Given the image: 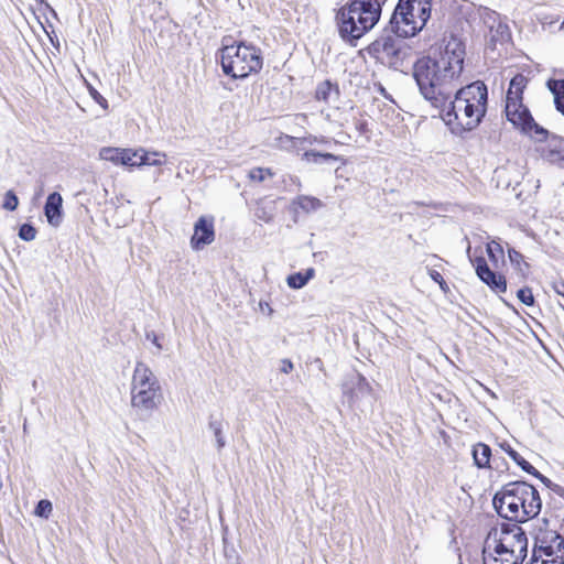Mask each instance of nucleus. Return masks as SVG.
Instances as JSON below:
<instances>
[{
  "label": "nucleus",
  "instance_id": "obj_1",
  "mask_svg": "<svg viewBox=\"0 0 564 564\" xmlns=\"http://www.w3.org/2000/svg\"><path fill=\"white\" fill-rule=\"evenodd\" d=\"M487 86L482 82L471 83L455 93L441 110L442 119L455 134L471 131L479 126L487 111Z\"/></svg>",
  "mask_w": 564,
  "mask_h": 564
},
{
  "label": "nucleus",
  "instance_id": "obj_2",
  "mask_svg": "<svg viewBox=\"0 0 564 564\" xmlns=\"http://www.w3.org/2000/svg\"><path fill=\"white\" fill-rule=\"evenodd\" d=\"M413 77L425 100L433 107H444L458 85L459 77L431 57L419 58L413 65Z\"/></svg>",
  "mask_w": 564,
  "mask_h": 564
},
{
  "label": "nucleus",
  "instance_id": "obj_3",
  "mask_svg": "<svg viewBox=\"0 0 564 564\" xmlns=\"http://www.w3.org/2000/svg\"><path fill=\"white\" fill-rule=\"evenodd\" d=\"M163 400L162 387L158 377L142 361L135 364L131 384V408L141 416H150L159 409Z\"/></svg>",
  "mask_w": 564,
  "mask_h": 564
},
{
  "label": "nucleus",
  "instance_id": "obj_4",
  "mask_svg": "<svg viewBox=\"0 0 564 564\" xmlns=\"http://www.w3.org/2000/svg\"><path fill=\"white\" fill-rule=\"evenodd\" d=\"M380 15L378 11L369 7L365 0H349L341 7L336 21L340 37L352 43L362 37L378 23Z\"/></svg>",
  "mask_w": 564,
  "mask_h": 564
},
{
  "label": "nucleus",
  "instance_id": "obj_5",
  "mask_svg": "<svg viewBox=\"0 0 564 564\" xmlns=\"http://www.w3.org/2000/svg\"><path fill=\"white\" fill-rule=\"evenodd\" d=\"M432 0H399L390 20V29L399 37L416 35L431 17Z\"/></svg>",
  "mask_w": 564,
  "mask_h": 564
},
{
  "label": "nucleus",
  "instance_id": "obj_6",
  "mask_svg": "<svg viewBox=\"0 0 564 564\" xmlns=\"http://www.w3.org/2000/svg\"><path fill=\"white\" fill-rule=\"evenodd\" d=\"M527 85L528 78L523 74H517L510 80L505 107L507 120L525 134L544 137L546 130L534 121L529 109L522 102Z\"/></svg>",
  "mask_w": 564,
  "mask_h": 564
},
{
  "label": "nucleus",
  "instance_id": "obj_7",
  "mask_svg": "<svg viewBox=\"0 0 564 564\" xmlns=\"http://www.w3.org/2000/svg\"><path fill=\"white\" fill-rule=\"evenodd\" d=\"M220 63L226 75L242 79L258 73L262 68L263 58L260 48L240 42L221 48Z\"/></svg>",
  "mask_w": 564,
  "mask_h": 564
},
{
  "label": "nucleus",
  "instance_id": "obj_8",
  "mask_svg": "<svg viewBox=\"0 0 564 564\" xmlns=\"http://www.w3.org/2000/svg\"><path fill=\"white\" fill-rule=\"evenodd\" d=\"M485 549L486 552L500 549L524 558L528 551V538L518 522L502 523L489 531L485 540Z\"/></svg>",
  "mask_w": 564,
  "mask_h": 564
},
{
  "label": "nucleus",
  "instance_id": "obj_9",
  "mask_svg": "<svg viewBox=\"0 0 564 564\" xmlns=\"http://www.w3.org/2000/svg\"><path fill=\"white\" fill-rule=\"evenodd\" d=\"M368 53L380 64L400 70L408 55L405 43L393 35H382L368 46Z\"/></svg>",
  "mask_w": 564,
  "mask_h": 564
},
{
  "label": "nucleus",
  "instance_id": "obj_10",
  "mask_svg": "<svg viewBox=\"0 0 564 564\" xmlns=\"http://www.w3.org/2000/svg\"><path fill=\"white\" fill-rule=\"evenodd\" d=\"M528 482L512 481L503 486L494 497V506L499 516L511 521H519L521 497L528 494Z\"/></svg>",
  "mask_w": 564,
  "mask_h": 564
},
{
  "label": "nucleus",
  "instance_id": "obj_11",
  "mask_svg": "<svg viewBox=\"0 0 564 564\" xmlns=\"http://www.w3.org/2000/svg\"><path fill=\"white\" fill-rule=\"evenodd\" d=\"M464 58L465 45L463 41L455 35H451L440 58L436 61L441 63L443 68H447L459 77L463 72Z\"/></svg>",
  "mask_w": 564,
  "mask_h": 564
},
{
  "label": "nucleus",
  "instance_id": "obj_12",
  "mask_svg": "<svg viewBox=\"0 0 564 564\" xmlns=\"http://www.w3.org/2000/svg\"><path fill=\"white\" fill-rule=\"evenodd\" d=\"M533 138L540 143L536 151L540 156L561 169H564V139L555 134L550 135L546 131L544 137L534 134Z\"/></svg>",
  "mask_w": 564,
  "mask_h": 564
},
{
  "label": "nucleus",
  "instance_id": "obj_13",
  "mask_svg": "<svg viewBox=\"0 0 564 564\" xmlns=\"http://www.w3.org/2000/svg\"><path fill=\"white\" fill-rule=\"evenodd\" d=\"M467 253L469 257V260L475 267L477 276L486 284L488 288L497 293H505L507 291V281L506 278L502 274H499L495 271H492L488 264L485 258L477 257L475 259L470 256V247L467 248Z\"/></svg>",
  "mask_w": 564,
  "mask_h": 564
},
{
  "label": "nucleus",
  "instance_id": "obj_14",
  "mask_svg": "<svg viewBox=\"0 0 564 564\" xmlns=\"http://www.w3.org/2000/svg\"><path fill=\"white\" fill-rule=\"evenodd\" d=\"M534 551L564 562V538L556 532H547L539 539V546Z\"/></svg>",
  "mask_w": 564,
  "mask_h": 564
},
{
  "label": "nucleus",
  "instance_id": "obj_15",
  "mask_svg": "<svg viewBox=\"0 0 564 564\" xmlns=\"http://www.w3.org/2000/svg\"><path fill=\"white\" fill-rule=\"evenodd\" d=\"M528 494L521 497L522 506L519 509V521L525 522L529 519L535 518L541 512L542 501L539 491L530 484H528Z\"/></svg>",
  "mask_w": 564,
  "mask_h": 564
},
{
  "label": "nucleus",
  "instance_id": "obj_16",
  "mask_svg": "<svg viewBox=\"0 0 564 564\" xmlns=\"http://www.w3.org/2000/svg\"><path fill=\"white\" fill-rule=\"evenodd\" d=\"M215 231H214V223L213 219H207L206 217H199L194 226V235L191 239V245L193 249H200L206 245H209L214 241Z\"/></svg>",
  "mask_w": 564,
  "mask_h": 564
},
{
  "label": "nucleus",
  "instance_id": "obj_17",
  "mask_svg": "<svg viewBox=\"0 0 564 564\" xmlns=\"http://www.w3.org/2000/svg\"><path fill=\"white\" fill-rule=\"evenodd\" d=\"M62 204L63 198L57 192L51 193L46 198L44 214L53 227H57L62 223Z\"/></svg>",
  "mask_w": 564,
  "mask_h": 564
},
{
  "label": "nucleus",
  "instance_id": "obj_18",
  "mask_svg": "<svg viewBox=\"0 0 564 564\" xmlns=\"http://www.w3.org/2000/svg\"><path fill=\"white\" fill-rule=\"evenodd\" d=\"M523 560V557L516 555L512 552L500 549L486 552V549L484 547V564H521Z\"/></svg>",
  "mask_w": 564,
  "mask_h": 564
},
{
  "label": "nucleus",
  "instance_id": "obj_19",
  "mask_svg": "<svg viewBox=\"0 0 564 564\" xmlns=\"http://www.w3.org/2000/svg\"><path fill=\"white\" fill-rule=\"evenodd\" d=\"M491 449L487 444L478 443L473 448L474 463L478 468L489 467Z\"/></svg>",
  "mask_w": 564,
  "mask_h": 564
},
{
  "label": "nucleus",
  "instance_id": "obj_20",
  "mask_svg": "<svg viewBox=\"0 0 564 564\" xmlns=\"http://www.w3.org/2000/svg\"><path fill=\"white\" fill-rule=\"evenodd\" d=\"M292 205L297 206L305 213H313L323 207V203L321 199L313 197V196H306V195L297 196L292 202Z\"/></svg>",
  "mask_w": 564,
  "mask_h": 564
},
{
  "label": "nucleus",
  "instance_id": "obj_21",
  "mask_svg": "<svg viewBox=\"0 0 564 564\" xmlns=\"http://www.w3.org/2000/svg\"><path fill=\"white\" fill-rule=\"evenodd\" d=\"M547 87L554 95V101L558 111L564 115V79H550Z\"/></svg>",
  "mask_w": 564,
  "mask_h": 564
},
{
  "label": "nucleus",
  "instance_id": "obj_22",
  "mask_svg": "<svg viewBox=\"0 0 564 564\" xmlns=\"http://www.w3.org/2000/svg\"><path fill=\"white\" fill-rule=\"evenodd\" d=\"M315 270L308 268L305 273L296 272L288 276L286 282L291 289L299 290L306 285V283L314 276Z\"/></svg>",
  "mask_w": 564,
  "mask_h": 564
},
{
  "label": "nucleus",
  "instance_id": "obj_23",
  "mask_svg": "<svg viewBox=\"0 0 564 564\" xmlns=\"http://www.w3.org/2000/svg\"><path fill=\"white\" fill-rule=\"evenodd\" d=\"M208 427L213 432V435L216 441L217 449L220 452L226 446V440L223 434V430H224L223 420L210 416L209 422H208Z\"/></svg>",
  "mask_w": 564,
  "mask_h": 564
},
{
  "label": "nucleus",
  "instance_id": "obj_24",
  "mask_svg": "<svg viewBox=\"0 0 564 564\" xmlns=\"http://www.w3.org/2000/svg\"><path fill=\"white\" fill-rule=\"evenodd\" d=\"M501 448L509 455V457L525 473H533L534 467L525 460L517 451H514L508 443H502Z\"/></svg>",
  "mask_w": 564,
  "mask_h": 564
},
{
  "label": "nucleus",
  "instance_id": "obj_25",
  "mask_svg": "<svg viewBox=\"0 0 564 564\" xmlns=\"http://www.w3.org/2000/svg\"><path fill=\"white\" fill-rule=\"evenodd\" d=\"M123 149L118 148H102L99 152L101 160L112 162L115 164L122 163Z\"/></svg>",
  "mask_w": 564,
  "mask_h": 564
},
{
  "label": "nucleus",
  "instance_id": "obj_26",
  "mask_svg": "<svg viewBox=\"0 0 564 564\" xmlns=\"http://www.w3.org/2000/svg\"><path fill=\"white\" fill-rule=\"evenodd\" d=\"M303 158L307 162H312V163H315V164H321V163H326V162H329V161H337L338 160V156H336V155H334L332 153H319V152H316V151H306L303 154Z\"/></svg>",
  "mask_w": 564,
  "mask_h": 564
},
{
  "label": "nucleus",
  "instance_id": "obj_27",
  "mask_svg": "<svg viewBox=\"0 0 564 564\" xmlns=\"http://www.w3.org/2000/svg\"><path fill=\"white\" fill-rule=\"evenodd\" d=\"M479 15L484 24L488 28L489 32H494L496 23L501 21L500 15L496 11H492L488 8L479 10Z\"/></svg>",
  "mask_w": 564,
  "mask_h": 564
},
{
  "label": "nucleus",
  "instance_id": "obj_28",
  "mask_svg": "<svg viewBox=\"0 0 564 564\" xmlns=\"http://www.w3.org/2000/svg\"><path fill=\"white\" fill-rule=\"evenodd\" d=\"M140 154H142V149H139V150L123 149L121 165L131 166V167L142 166V163H139V158H141Z\"/></svg>",
  "mask_w": 564,
  "mask_h": 564
},
{
  "label": "nucleus",
  "instance_id": "obj_29",
  "mask_svg": "<svg viewBox=\"0 0 564 564\" xmlns=\"http://www.w3.org/2000/svg\"><path fill=\"white\" fill-rule=\"evenodd\" d=\"M489 33H490V41L495 42V43L496 42H506V41H508V39L510 36L508 25L506 23H502L501 21L496 23L494 32H489Z\"/></svg>",
  "mask_w": 564,
  "mask_h": 564
},
{
  "label": "nucleus",
  "instance_id": "obj_30",
  "mask_svg": "<svg viewBox=\"0 0 564 564\" xmlns=\"http://www.w3.org/2000/svg\"><path fill=\"white\" fill-rule=\"evenodd\" d=\"M139 163L142 165H151V166H160L163 164V161L160 156H165V154H161L159 152L149 153L142 149V154H140Z\"/></svg>",
  "mask_w": 564,
  "mask_h": 564
},
{
  "label": "nucleus",
  "instance_id": "obj_31",
  "mask_svg": "<svg viewBox=\"0 0 564 564\" xmlns=\"http://www.w3.org/2000/svg\"><path fill=\"white\" fill-rule=\"evenodd\" d=\"M256 217L264 223H270L273 219L274 212L272 206L259 204L256 208Z\"/></svg>",
  "mask_w": 564,
  "mask_h": 564
},
{
  "label": "nucleus",
  "instance_id": "obj_32",
  "mask_svg": "<svg viewBox=\"0 0 564 564\" xmlns=\"http://www.w3.org/2000/svg\"><path fill=\"white\" fill-rule=\"evenodd\" d=\"M52 510H53V507H52L51 501L43 499L37 502L34 513L37 517L47 519L51 516Z\"/></svg>",
  "mask_w": 564,
  "mask_h": 564
},
{
  "label": "nucleus",
  "instance_id": "obj_33",
  "mask_svg": "<svg viewBox=\"0 0 564 564\" xmlns=\"http://www.w3.org/2000/svg\"><path fill=\"white\" fill-rule=\"evenodd\" d=\"M528 564H564L563 561L555 560L552 556H544L533 551L532 557Z\"/></svg>",
  "mask_w": 564,
  "mask_h": 564
},
{
  "label": "nucleus",
  "instance_id": "obj_34",
  "mask_svg": "<svg viewBox=\"0 0 564 564\" xmlns=\"http://www.w3.org/2000/svg\"><path fill=\"white\" fill-rule=\"evenodd\" d=\"M19 237L24 241H32L36 237V230L32 225L23 224L19 229Z\"/></svg>",
  "mask_w": 564,
  "mask_h": 564
},
{
  "label": "nucleus",
  "instance_id": "obj_35",
  "mask_svg": "<svg viewBox=\"0 0 564 564\" xmlns=\"http://www.w3.org/2000/svg\"><path fill=\"white\" fill-rule=\"evenodd\" d=\"M332 90L333 87L329 82H324L321 85H318L316 89L317 100L328 101Z\"/></svg>",
  "mask_w": 564,
  "mask_h": 564
},
{
  "label": "nucleus",
  "instance_id": "obj_36",
  "mask_svg": "<svg viewBox=\"0 0 564 564\" xmlns=\"http://www.w3.org/2000/svg\"><path fill=\"white\" fill-rule=\"evenodd\" d=\"M19 205L18 196L14 194L13 191H8L4 195L3 200V208L10 212H13L17 209Z\"/></svg>",
  "mask_w": 564,
  "mask_h": 564
},
{
  "label": "nucleus",
  "instance_id": "obj_37",
  "mask_svg": "<svg viewBox=\"0 0 564 564\" xmlns=\"http://www.w3.org/2000/svg\"><path fill=\"white\" fill-rule=\"evenodd\" d=\"M518 299L527 306L534 304V296L530 288H522L517 292Z\"/></svg>",
  "mask_w": 564,
  "mask_h": 564
},
{
  "label": "nucleus",
  "instance_id": "obj_38",
  "mask_svg": "<svg viewBox=\"0 0 564 564\" xmlns=\"http://www.w3.org/2000/svg\"><path fill=\"white\" fill-rule=\"evenodd\" d=\"M267 176H272L269 169L256 167L249 172V177L252 181L262 182Z\"/></svg>",
  "mask_w": 564,
  "mask_h": 564
},
{
  "label": "nucleus",
  "instance_id": "obj_39",
  "mask_svg": "<svg viewBox=\"0 0 564 564\" xmlns=\"http://www.w3.org/2000/svg\"><path fill=\"white\" fill-rule=\"evenodd\" d=\"M487 252L490 259L496 260V257L503 254V249L499 242L491 241L487 245Z\"/></svg>",
  "mask_w": 564,
  "mask_h": 564
},
{
  "label": "nucleus",
  "instance_id": "obj_40",
  "mask_svg": "<svg viewBox=\"0 0 564 564\" xmlns=\"http://www.w3.org/2000/svg\"><path fill=\"white\" fill-rule=\"evenodd\" d=\"M533 473H529L530 475L534 476L535 478H538L542 484L545 485V487H547L550 490L553 491V488L554 486H560L558 484H555L553 482L551 479H549L547 477H545L544 475H542L536 468H534V470H532Z\"/></svg>",
  "mask_w": 564,
  "mask_h": 564
},
{
  "label": "nucleus",
  "instance_id": "obj_41",
  "mask_svg": "<svg viewBox=\"0 0 564 564\" xmlns=\"http://www.w3.org/2000/svg\"><path fill=\"white\" fill-rule=\"evenodd\" d=\"M88 90H89V94L91 96V98L97 102L104 109H107L108 108V102L107 100L97 91L96 88H94L93 86H88Z\"/></svg>",
  "mask_w": 564,
  "mask_h": 564
},
{
  "label": "nucleus",
  "instance_id": "obj_42",
  "mask_svg": "<svg viewBox=\"0 0 564 564\" xmlns=\"http://www.w3.org/2000/svg\"><path fill=\"white\" fill-rule=\"evenodd\" d=\"M430 276H431V279H432L434 282L438 283L440 288H441L444 292H446V291L448 290V286H447V284H446V282H445V280H444L443 275H442L438 271H436V270H431V271H430Z\"/></svg>",
  "mask_w": 564,
  "mask_h": 564
},
{
  "label": "nucleus",
  "instance_id": "obj_43",
  "mask_svg": "<svg viewBox=\"0 0 564 564\" xmlns=\"http://www.w3.org/2000/svg\"><path fill=\"white\" fill-rule=\"evenodd\" d=\"M508 257L510 262L517 267L523 261V256L513 248H508Z\"/></svg>",
  "mask_w": 564,
  "mask_h": 564
},
{
  "label": "nucleus",
  "instance_id": "obj_44",
  "mask_svg": "<svg viewBox=\"0 0 564 564\" xmlns=\"http://www.w3.org/2000/svg\"><path fill=\"white\" fill-rule=\"evenodd\" d=\"M294 369V365L293 362L285 358V359H282L280 361V367H279V370L282 372V373H290L292 370Z\"/></svg>",
  "mask_w": 564,
  "mask_h": 564
},
{
  "label": "nucleus",
  "instance_id": "obj_45",
  "mask_svg": "<svg viewBox=\"0 0 564 564\" xmlns=\"http://www.w3.org/2000/svg\"><path fill=\"white\" fill-rule=\"evenodd\" d=\"M357 387L361 392H366L370 390V386L365 377L361 375H357Z\"/></svg>",
  "mask_w": 564,
  "mask_h": 564
},
{
  "label": "nucleus",
  "instance_id": "obj_46",
  "mask_svg": "<svg viewBox=\"0 0 564 564\" xmlns=\"http://www.w3.org/2000/svg\"><path fill=\"white\" fill-rule=\"evenodd\" d=\"M387 0H365V2L372 9H375V11H378L379 14H381V10H382V6L383 3L386 2Z\"/></svg>",
  "mask_w": 564,
  "mask_h": 564
},
{
  "label": "nucleus",
  "instance_id": "obj_47",
  "mask_svg": "<svg viewBox=\"0 0 564 564\" xmlns=\"http://www.w3.org/2000/svg\"><path fill=\"white\" fill-rule=\"evenodd\" d=\"M145 338L148 340H150L159 350L162 349V346H161V344L159 341V338H158V336H156V334L154 332H148L145 334Z\"/></svg>",
  "mask_w": 564,
  "mask_h": 564
},
{
  "label": "nucleus",
  "instance_id": "obj_48",
  "mask_svg": "<svg viewBox=\"0 0 564 564\" xmlns=\"http://www.w3.org/2000/svg\"><path fill=\"white\" fill-rule=\"evenodd\" d=\"M553 291L564 297V281H555L552 283Z\"/></svg>",
  "mask_w": 564,
  "mask_h": 564
},
{
  "label": "nucleus",
  "instance_id": "obj_49",
  "mask_svg": "<svg viewBox=\"0 0 564 564\" xmlns=\"http://www.w3.org/2000/svg\"><path fill=\"white\" fill-rule=\"evenodd\" d=\"M553 492L564 499V487L563 486H554Z\"/></svg>",
  "mask_w": 564,
  "mask_h": 564
}]
</instances>
